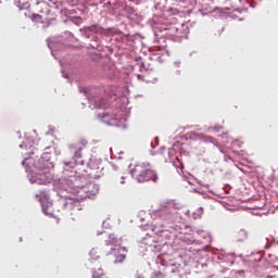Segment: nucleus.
<instances>
[{
    "instance_id": "obj_1",
    "label": "nucleus",
    "mask_w": 278,
    "mask_h": 278,
    "mask_svg": "<svg viewBox=\"0 0 278 278\" xmlns=\"http://www.w3.org/2000/svg\"><path fill=\"white\" fill-rule=\"evenodd\" d=\"M131 175L136 180H138L139 184H144L147 181H153L154 184H157V172L154 170L150 163H138L131 169Z\"/></svg>"
},
{
    "instance_id": "obj_2",
    "label": "nucleus",
    "mask_w": 278,
    "mask_h": 278,
    "mask_svg": "<svg viewBox=\"0 0 278 278\" xmlns=\"http://www.w3.org/2000/svg\"><path fill=\"white\" fill-rule=\"evenodd\" d=\"M88 147V140L80 139L77 143L70 146V149L75 151V157H81V151Z\"/></svg>"
},
{
    "instance_id": "obj_3",
    "label": "nucleus",
    "mask_w": 278,
    "mask_h": 278,
    "mask_svg": "<svg viewBox=\"0 0 278 278\" xmlns=\"http://www.w3.org/2000/svg\"><path fill=\"white\" fill-rule=\"evenodd\" d=\"M127 257V248H119L115 257V264H123Z\"/></svg>"
},
{
    "instance_id": "obj_4",
    "label": "nucleus",
    "mask_w": 278,
    "mask_h": 278,
    "mask_svg": "<svg viewBox=\"0 0 278 278\" xmlns=\"http://www.w3.org/2000/svg\"><path fill=\"white\" fill-rule=\"evenodd\" d=\"M91 278H109V277L103 269L98 268L92 271Z\"/></svg>"
},
{
    "instance_id": "obj_5",
    "label": "nucleus",
    "mask_w": 278,
    "mask_h": 278,
    "mask_svg": "<svg viewBox=\"0 0 278 278\" xmlns=\"http://www.w3.org/2000/svg\"><path fill=\"white\" fill-rule=\"evenodd\" d=\"M248 236H249V235L247 233L245 230H239V231L237 232V240H238L239 242H244V240H247Z\"/></svg>"
},
{
    "instance_id": "obj_6",
    "label": "nucleus",
    "mask_w": 278,
    "mask_h": 278,
    "mask_svg": "<svg viewBox=\"0 0 278 278\" xmlns=\"http://www.w3.org/2000/svg\"><path fill=\"white\" fill-rule=\"evenodd\" d=\"M36 199H38V201L41 202V207H42L43 214H47V215L51 214V211L49 210L50 205L45 206V202H42V200L40 199V195H38V194L36 195Z\"/></svg>"
},
{
    "instance_id": "obj_7",
    "label": "nucleus",
    "mask_w": 278,
    "mask_h": 278,
    "mask_svg": "<svg viewBox=\"0 0 278 278\" xmlns=\"http://www.w3.org/2000/svg\"><path fill=\"white\" fill-rule=\"evenodd\" d=\"M90 262H96V260H99V254L96 249H92L89 252Z\"/></svg>"
},
{
    "instance_id": "obj_8",
    "label": "nucleus",
    "mask_w": 278,
    "mask_h": 278,
    "mask_svg": "<svg viewBox=\"0 0 278 278\" xmlns=\"http://www.w3.org/2000/svg\"><path fill=\"white\" fill-rule=\"evenodd\" d=\"M91 31H94V34H103V28L99 25H92L89 27Z\"/></svg>"
},
{
    "instance_id": "obj_9",
    "label": "nucleus",
    "mask_w": 278,
    "mask_h": 278,
    "mask_svg": "<svg viewBox=\"0 0 278 278\" xmlns=\"http://www.w3.org/2000/svg\"><path fill=\"white\" fill-rule=\"evenodd\" d=\"M98 118H100V121H102L103 123H105V118H110V114L109 113H102L98 115Z\"/></svg>"
},
{
    "instance_id": "obj_10",
    "label": "nucleus",
    "mask_w": 278,
    "mask_h": 278,
    "mask_svg": "<svg viewBox=\"0 0 278 278\" xmlns=\"http://www.w3.org/2000/svg\"><path fill=\"white\" fill-rule=\"evenodd\" d=\"M106 247H113V244H116V239L109 238V240L105 241Z\"/></svg>"
},
{
    "instance_id": "obj_11",
    "label": "nucleus",
    "mask_w": 278,
    "mask_h": 278,
    "mask_svg": "<svg viewBox=\"0 0 278 278\" xmlns=\"http://www.w3.org/2000/svg\"><path fill=\"white\" fill-rule=\"evenodd\" d=\"M154 277L155 278H164V274L162 271H155Z\"/></svg>"
},
{
    "instance_id": "obj_12",
    "label": "nucleus",
    "mask_w": 278,
    "mask_h": 278,
    "mask_svg": "<svg viewBox=\"0 0 278 278\" xmlns=\"http://www.w3.org/2000/svg\"><path fill=\"white\" fill-rule=\"evenodd\" d=\"M36 182L42 185L46 184L47 181L42 180V178H39L38 180H36Z\"/></svg>"
},
{
    "instance_id": "obj_13",
    "label": "nucleus",
    "mask_w": 278,
    "mask_h": 278,
    "mask_svg": "<svg viewBox=\"0 0 278 278\" xmlns=\"http://www.w3.org/2000/svg\"><path fill=\"white\" fill-rule=\"evenodd\" d=\"M237 275H244V270H238Z\"/></svg>"
},
{
    "instance_id": "obj_14",
    "label": "nucleus",
    "mask_w": 278,
    "mask_h": 278,
    "mask_svg": "<svg viewBox=\"0 0 278 278\" xmlns=\"http://www.w3.org/2000/svg\"><path fill=\"white\" fill-rule=\"evenodd\" d=\"M40 194H41V197H42V195H45V192H41Z\"/></svg>"
}]
</instances>
